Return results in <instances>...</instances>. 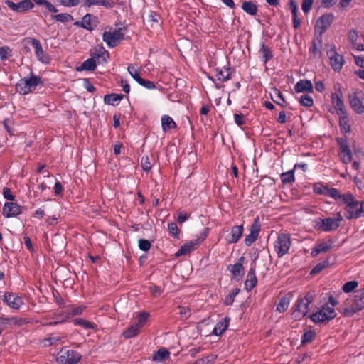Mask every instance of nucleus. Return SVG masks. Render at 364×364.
I'll list each match as a JSON object with an SVG mask.
<instances>
[{"mask_svg": "<svg viewBox=\"0 0 364 364\" xmlns=\"http://www.w3.org/2000/svg\"><path fill=\"white\" fill-rule=\"evenodd\" d=\"M338 200L341 204L346 205L345 210L347 213L346 215L347 219L351 220L364 217V201L355 200L351 193L341 194Z\"/></svg>", "mask_w": 364, "mask_h": 364, "instance_id": "nucleus-1", "label": "nucleus"}, {"mask_svg": "<svg viewBox=\"0 0 364 364\" xmlns=\"http://www.w3.org/2000/svg\"><path fill=\"white\" fill-rule=\"evenodd\" d=\"M364 309V289H360L348 298L339 311L346 317H350Z\"/></svg>", "mask_w": 364, "mask_h": 364, "instance_id": "nucleus-2", "label": "nucleus"}, {"mask_svg": "<svg viewBox=\"0 0 364 364\" xmlns=\"http://www.w3.org/2000/svg\"><path fill=\"white\" fill-rule=\"evenodd\" d=\"M314 295L306 293L304 297H299L293 308L291 313L292 318L295 321H300L304 318L308 311L309 306L313 302Z\"/></svg>", "mask_w": 364, "mask_h": 364, "instance_id": "nucleus-3", "label": "nucleus"}, {"mask_svg": "<svg viewBox=\"0 0 364 364\" xmlns=\"http://www.w3.org/2000/svg\"><path fill=\"white\" fill-rule=\"evenodd\" d=\"M42 83L41 77L31 73L29 77H24L20 80L16 85V89L18 92L24 95L32 92L38 85Z\"/></svg>", "mask_w": 364, "mask_h": 364, "instance_id": "nucleus-4", "label": "nucleus"}, {"mask_svg": "<svg viewBox=\"0 0 364 364\" xmlns=\"http://www.w3.org/2000/svg\"><path fill=\"white\" fill-rule=\"evenodd\" d=\"M343 218L340 212L336 214V218H319L316 221L315 228L323 232H333L341 225Z\"/></svg>", "mask_w": 364, "mask_h": 364, "instance_id": "nucleus-5", "label": "nucleus"}, {"mask_svg": "<svg viewBox=\"0 0 364 364\" xmlns=\"http://www.w3.org/2000/svg\"><path fill=\"white\" fill-rule=\"evenodd\" d=\"M336 316V313L334 309L326 304L319 311L311 314L310 318L315 324L321 325L328 323Z\"/></svg>", "mask_w": 364, "mask_h": 364, "instance_id": "nucleus-6", "label": "nucleus"}, {"mask_svg": "<svg viewBox=\"0 0 364 364\" xmlns=\"http://www.w3.org/2000/svg\"><path fill=\"white\" fill-rule=\"evenodd\" d=\"M291 246V237L289 233H279L274 242V250L279 258L289 253Z\"/></svg>", "mask_w": 364, "mask_h": 364, "instance_id": "nucleus-7", "label": "nucleus"}, {"mask_svg": "<svg viewBox=\"0 0 364 364\" xmlns=\"http://www.w3.org/2000/svg\"><path fill=\"white\" fill-rule=\"evenodd\" d=\"M81 355L77 351L63 348L58 353L56 360L61 364H76L81 360Z\"/></svg>", "mask_w": 364, "mask_h": 364, "instance_id": "nucleus-8", "label": "nucleus"}, {"mask_svg": "<svg viewBox=\"0 0 364 364\" xmlns=\"http://www.w3.org/2000/svg\"><path fill=\"white\" fill-rule=\"evenodd\" d=\"M208 233V228H205L203 232H201L196 239L190 241L182 245L180 249L176 253V255L179 257L184 255H187L192 251L195 250L200 244L206 238Z\"/></svg>", "mask_w": 364, "mask_h": 364, "instance_id": "nucleus-9", "label": "nucleus"}, {"mask_svg": "<svg viewBox=\"0 0 364 364\" xmlns=\"http://www.w3.org/2000/svg\"><path fill=\"white\" fill-rule=\"evenodd\" d=\"M124 38V33L122 29L120 28L113 32L105 31L102 35L103 41L107 43V46L110 48L116 47L119 44L120 41Z\"/></svg>", "mask_w": 364, "mask_h": 364, "instance_id": "nucleus-10", "label": "nucleus"}, {"mask_svg": "<svg viewBox=\"0 0 364 364\" xmlns=\"http://www.w3.org/2000/svg\"><path fill=\"white\" fill-rule=\"evenodd\" d=\"M348 100L353 111L358 114L364 113V94L361 91L349 94Z\"/></svg>", "mask_w": 364, "mask_h": 364, "instance_id": "nucleus-11", "label": "nucleus"}, {"mask_svg": "<svg viewBox=\"0 0 364 364\" xmlns=\"http://www.w3.org/2000/svg\"><path fill=\"white\" fill-rule=\"evenodd\" d=\"M337 144L339 147V156L341 161L346 164H349L352 160V153L348 146L346 137H341L336 139Z\"/></svg>", "mask_w": 364, "mask_h": 364, "instance_id": "nucleus-12", "label": "nucleus"}, {"mask_svg": "<svg viewBox=\"0 0 364 364\" xmlns=\"http://www.w3.org/2000/svg\"><path fill=\"white\" fill-rule=\"evenodd\" d=\"M334 20V16L333 14H325L320 16L316 23L315 30L318 34H323L326 30L331 26Z\"/></svg>", "mask_w": 364, "mask_h": 364, "instance_id": "nucleus-13", "label": "nucleus"}, {"mask_svg": "<svg viewBox=\"0 0 364 364\" xmlns=\"http://www.w3.org/2000/svg\"><path fill=\"white\" fill-rule=\"evenodd\" d=\"M327 55L329 58L332 69L336 72H339L345 61L343 56L337 53L335 46L327 51Z\"/></svg>", "mask_w": 364, "mask_h": 364, "instance_id": "nucleus-14", "label": "nucleus"}, {"mask_svg": "<svg viewBox=\"0 0 364 364\" xmlns=\"http://www.w3.org/2000/svg\"><path fill=\"white\" fill-rule=\"evenodd\" d=\"M313 191L318 195L328 196L336 200H338L341 193L335 188H328L321 183H316L313 185Z\"/></svg>", "mask_w": 364, "mask_h": 364, "instance_id": "nucleus-15", "label": "nucleus"}, {"mask_svg": "<svg viewBox=\"0 0 364 364\" xmlns=\"http://www.w3.org/2000/svg\"><path fill=\"white\" fill-rule=\"evenodd\" d=\"M5 3L10 9L18 13H24L34 7L33 0H22L18 3H14L11 0H6Z\"/></svg>", "mask_w": 364, "mask_h": 364, "instance_id": "nucleus-16", "label": "nucleus"}, {"mask_svg": "<svg viewBox=\"0 0 364 364\" xmlns=\"http://www.w3.org/2000/svg\"><path fill=\"white\" fill-rule=\"evenodd\" d=\"M99 19L96 16L87 14L82 18V21H75L74 25L92 31L99 24Z\"/></svg>", "mask_w": 364, "mask_h": 364, "instance_id": "nucleus-17", "label": "nucleus"}, {"mask_svg": "<svg viewBox=\"0 0 364 364\" xmlns=\"http://www.w3.org/2000/svg\"><path fill=\"white\" fill-rule=\"evenodd\" d=\"M28 43L31 44V46L35 49V53L36 58L39 61L43 63L48 64L50 62V58L48 55H47L43 49V47L39 41V40L36 38H27Z\"/></svg>", "mask_w": 364, "mask_h": 364, "instance_id": "nucleus-18", "label": "nucleus"}, {"mask_svg": "<svg viewBox=\"0 0 364 364\" xmlns=\"http://www.w3.org/2000/svg\"><path fill=\"white\" fill-rule=\"evenodd\" d=\"M84 308L82 306L79 307H74L70 306V308L68 309V312L63 313L60 312L59 314H55V317L58 316H63V318L60 321H56L53 322H49L44 324V326H56L59 323H62L67 321L71 316H76L80 315L83 312Z\"/></svg>", "mask_w": 364, "mask_h": 364, "instance_id": "nucleus-19", "label": "nucleus"}, {"mask_svg": "<svg viewBox=\"0 0 364 364\" xmlns=\"http://www.w3.org/2000/svg\"><path fill=\"white\" fill-rule=\"evenodd\" d=\"M2 301L14 309H18L23 304L22 298L12 292H6Z\"/></svg>", "mask_w": 364, "mask_h": 364, "instance_id": "nucleus-20", "label": "nucleus"}, {"mask_svg": "<svg viewBox=\"0 0 364 364\" xmlns=\"http://www.w3.org/2000/svg\"><path fill=\"white\" fill-rule=\"evenodd\" d=\"M260 223L258 218L254 220L250 226V233L245 236L244 242L247 246H250L258 237L260 231Z\"/></svg>", "mask_w": 364, "mask_h": 364, "instance_id": "nucleus-21", "label": "nucleus"}, {"mask_svg": "<svg viewBox=\"0 0 364 364\" xmlns=\"http://www.w3.org/2000/svg\"><path fill=\"white\" fill-rule=\"evenodd\" d=\"M21 213V206L16 203L6 202L3 208V215L6 218L15 217Z\"/></svg>", "mask_w": 364, "mask_h": 364, "instance_id": "nucleus-22", "label": "nucleus"}, {"mask_svg": "<svg viewBox=\"0 0 364 364\" xmlns=\"http://www.w3.org/2000/svg\"><path fill=\"white\" fill-rule=\"evenodd\" d=\"M243 230L242 225L232 227L230 233L226 238L227 242L229 244L237 242L242 235Z\"/></svg>", "mask_w": 364, "mask_h": 364, "instance_id": "nucleus-23", "label": "nucleus"}, {"mask_svg": "<svg viewBox=\"0 0 364 364\" xmlns=\"http://www.w3.org/2000/svg\"><path fill=\"white\" fill-rule=\"evenodd\" d=\"M333 241L329 239L328 241H323L315 246L311 252V255L313 257H316L318 254L321 252H326L329 251L333 247Z\"/></svg>", "mask_w": 364, "mask_h": 364, "instance_id": "nucleus-24", "label": "nucleus"}, {"mask_svg": "<svg viewBox=\"0 0 364 364\" xmlns=\"http://www.w3.org/2000/svg\"><path fill=\"white\" fill-rule=\"evenodd\" d=\"M257 283V279L255 274V264H252L245 282V289L247 291H250L255 287Z\"/></svg>", "mask_w": 364, "mask_h": 364, "instance_id": "nucleus-25", "label": "nucleus"}, {"mask_svg": "<svg viewBox=\"0 0 364 364\" xmlns=\"http://www.w3.org/2000/svg\"><path fill=\"white\" fill-rule=\"evenodd\" d=\"M92 58L98 62V63H104L107 62L109 58V52L103 47L95 48L94 51L90 53Z\"/></svg>", "mask_w": 364, "mask_h": 364, "instance_id": "nucleus-26", "label": "nucleus"}, {"mask_svg": "<svg viewBox=\"0 0 364 364\" xmlns=\"http://www.w3.org/2000/svg\"><path fill=\"white\" fill-rule=\"evenodd\" d=\"M331 98L338 115H343L347 113L343 101V97L338 96L337 94H331Z\"/></svg>", "mask_w": 364, "mask_h": 364, "instance_id": "nucleus-27", "label": "nucleus"}, {"mask_svg": "<svg viewBox=\"0 0 364 364\" xmlns=\"http://www.w3.org/2000/svg\"><path fill=\"white\" fill-rule=\"evenodd\" d=\"M244 262L245 257H240L235 264L228 266V270L235 277H242L244 275Z\"/></svg>", "mask_w": 364, "mask_h": 364, "instance_id": "nucleus-28", "label": "nucleus"}, {"mask_svg": "<svg viewBox=\"0 0 364 364\" xmlns=\"http://www.w3.org/2000/svg\"><path fill=\"white\" fill-rule=\"evenodd\" d=\"M292 297H293V294L291 292H289V293L285 294L284 296H283L279 299V303L277 304L275 311H277L281 314L285 312L291 303Z\"/></svg>", "mask_w": 364, "mask_h": 364, "instance_id": "nucleus-29", "label": "nucleus"}, {"mask_svg": "<svg viewBox=\"0 0 364 364\" xmlns=\"http://www.w3.org/2000/svg\"><path fill=\"white\" fill-rule=\"evenodd\" d=\"M294 90L297 93L300 92H313L314 86L309 80H301L296 82L294 86Z\"/></svg>", "mask_w": 364, "mask_h": 364, "instance_id": "nucleus-30", "label": "nucleus"}, {"mask_svg": "<svg viewBox=\"0 0 364 364\" xmlns=\"http://www.w3.org/2000/svg\"><path fill=\"white\" fill-rule=\"evenodd\" d=\"M323 37L321 34H316L312 41L311 46L309 49V52L314 56H318L321 55V49L322 48Z\"/></svg>", "mask_w": 364, "mask_h": 364, "instance_id": "nucleus-31", "label": "nucleus"}, {"mask_svg": "<svg viewBox=\"0 0 364 364\" xmlns=\"http://www.w3.org/2000/svg\"><path fill=\"white\" fill-rule=\"evenodd\" d=\"M83 5L85 7L102 6L106 9H112L114 4L112 0H83Z\"/></svg>", "mask_w": 364, "mask_h": 364, "instance_id": "nucleus-32", "label": "nucleus"}, {"mask_svg": "<svg viewBox=\"0 0 364 364\" xmlns=\"http://www.w3.org/2000/svg\"><path fill=\"white\" fill-rule=\"evenodd\" d=\"M230 322V318L225 317L221 319L220 321L217 323L215 325L213 333L216 336L222 335L228 328Z\"/></svg>", "mask_w": 364, "mask_h": 364, "instance_id": "nucleus-33", "label": "nucleus"}, {"mask_svg": "<svg viewBox=\"0 0 364 364\" xmlns=\"http://www.w3.org/2000/svg\"><path fill=\"white\" fill-rule=\"evenodd\" d=\"M348 40L351 43L352 46L356 48L358 50L363 51L364 50V44L363 43H358L357 41L358 40V32L354 30L351 29L348 32Z\"/></svg>", "mask_w": 364, "mask_h": 364, "instance_id": "nucleus-34", "label": "nucleus"}, {"mask_svg": "<svg viewBox=\"0 0 364 364\" xmlns=\"http://www.w3.org/2000/svg\"><path fill=\"white\" fill-rule=\"evenodd\" d=\"M259 57L261 60L266 64L269 60L273 58V54L270 48L267 46L264 43H262L261 48L259 50Z\"/></svg>", "mask_w": 364, "mask_h": 364, "instance_id": "nucleus-35", "label": "nucleus"}, {"mask_svg": "<svg viewBox=\"0 0 364 364\" xmlns=\"http://www.w3.org/2000/svg\"><path fill=\"white\" fill-rule=\"evenodd\" d=\"M339 117V127L341 131L343 133H350L351 132V127L349 124V119L348 117V114H345L343 115H338Z\"/></svg>", "mask_w": 364, "mask_h": 364, "instance_id": "nucleus-36", "label": "nucleus"}, {"mask_svg": "<svg viewBox=\"0 0 364 364\" xmlns=\"http://www.w3.org/2000/svg\"><path fill=\"white\" fill-rule=\"evenodd\" d=\"M170 357V352L164 348H161L159 349L154 355H153V360L156 362H162L168 359Z\"/></svg>", "mask_w": 364, "mask_h": 364, "instance_id": "nucleus-37", "label": "nucleus"}, {"mask_svg": "<svg viewBox=\"0 0 364 364\" xmlns=\"http://www.w3.org/2000/svg\"><path fill=\"white\" fill-rule=\"evenodd\" d=\"M161 126L163 131L166 132L168 129L176 128V124L171 117L164 115L161 117Z\"/></svg>", "mask_w": 364, "mask_h": 364, "instance_id": "nucleus-38", "label": "nucleus"}, {"mask_svg": "<svg viewBox=\"0 0 364 364\" xmlns=\"http://www.w3.org/2000/svg\"><path fill=\"white\" fill-rule=\"evenodd\" d=\"M242 10L247 14L254 16L257 13V6L252 1H244L242 4Z\"/></svg>", "mask_w": 364, "mask_h": 364, "instance_id": "nucleus-39", "label": "nucleus"}, {"mask_svg": "<svg viewBox=\"0 0 364 364\" xmlns=\"http://www.w3.org/2000/svg\"><path fill=\"white\" fill-rule=\"evenodd\" d=\"M140 331L141 328L134 323L127 328V329L123 333V336L124 338H131L137 336L140 333Z\"/></svg>", "mask_w": 364, "mask_h": 364, "instance_id": "nucleus-40", "label": "nucleus"}, {"mask_svg": "<svg viewBox=\"0 0 364 364\" xmlns=\"http://www.w3.org/2000/svg\"><path fill=\"white\" fill-rule=\"evenodd\" d=\"M64 336H50L44 338L42 341V343L45 346H56L62 342V339L65 338Z\"/></svg>", "mask_w": 364, "mask_h": 364, "instance_id": "nucleus-41", "label": "nucleus"}, {"mask_svg": "<svg viewBox=\"0 0 364 364\" xmlns=\"http://www.w3.org/2000/svg\"><path fill=\"white\" fill-rule=\"evenodd\" d=\"M124 97L123 95L121 94H109L104 97V102L106 104L114 105L115 102H118Z\"/></svg>", "mask_w": 364, "mask_h": 364, "instance_id": "nucleus-42", "label": "nucleus"}, {"mask_svg": "<svg viewBox=\"0 0 364 364\" xmlns=\"http://www.w3.org/2000/svg\"><path fill=\"white\" fill-rule=\"evenodd\" d=\"M282 182L284 184H290L294 182L295 177H294V170H289L287 172L282 173L280 176Z\"/></svg>", "mask_w": 364, "mask_h": 364, "instance_id": "nucleus-43", "label": "nucleus"}, {"mask_svg": "<svg viewBox=\"0 0 364 364\" xmlns=\"http://www.w3.org/2000/svg\"><path fill=\"white\" fill-rule=\"evenodd\" d=\"M96 68L95 60L91 58L84 61L81 66L78 68V70H94Z\"/></svg>", "mask_w": 364, "mask_h": 364, "instance_id": "nucleus-44", "label": "nucleus"}, {"mask_svg": "<svg viewBox=\"0 0 364 364\" xmlns=\"http://www.w3.org/2000/svg\"><path fill=\"white\" fill-rule=\"evenodd\" d=\"M51 18L56 21L62 23H68L73 20V16L67 13L52 15Z\"/></svg>", "mask_w": 364, "mask_h": 364, "instance_id": "nucleus-45", "label": "nucleus"}, {"mask_svg": "<svg viewBox=\"0 0 364 364\" xmlns=\"http://www.w3.org/2000/svg\"><path fill=\"white\" fill-rule=\"evenodd\" d=\"M149 316V313L146 311L139 312L137 315L138 321L136 323V326L141 329L146 323Z\"/></svg>", "mask_w": 364, "mask_h": 364, "instance_id": "nucleus-46", "label": "nucleus"}, {"mask_svg": "<svg viewBox=\"0 0 364 364\" xmlns=\"http://www.w3.org/2000/svg\"><path fill=\"white\" fill-rule=\"evenodd\" d=\"M217 80L220 82H226L230 79V72L229 69H225L224 70H217L216 73Z\"/></svg>", "mask_w": 364, "mask_h": 364, "instance_id": "nucleus-47", "label": "nucleus"}, {"mask_svg": "<svg viewBox=\"0 0 364 364\" xmlns=\"http://www.w3.org/2000/svg\"><path fill=\"white\" fill-rule=\"evenodd\" d=\"M74 324L76 326H80L85 329H93L95 328V324L81 318H77L74 320Z\"/></svg>", "mask_w": 364, "mask_h": 364, "instance_id": "nucleus-48", "label": "nucleus"}, {"mask_svg": "<svg viewBox=\"0 0 364 364\" xmlns=\"http://www.w3.org/2000/svg\"><path fill=\"white\" fill-rule=\"evenodd\" d=\"M316 337V333L314 331L309 330L305 331L301 337L302 344L310 343Z\"/></svg>", "mask_w": 364, "mask_h": 364, "instance_id": "nucleus-49", "label": "nucleus"}, {"mask_svg": "<svg viewBox=\"0 0 364 364\" xmlns=\"http://www.w3.org/2000/svg\"><path fill=\"white\" fill-rule=\"evenodd\" d=\"M33 1L35 4H36L38 5L45 6L48 9V10L50 12H53V13L58 12V9H56V7L47 0H33Z\"/></svg>", "mask_w": 364, "mask_h": 364, "instance_id": "nucleus-50", "label": "nucleus"}, {"mask_svg": "<svg viewBox=\"0 0 364 364\" xmlns=\"http://www.w3.org/2000/svg\"><path fill=\"white\" fill-rule=\"evenodd\" d=\"M329 264L328 260H323L318 264H317L311 271V274H316L321 272L323 269L326 268Z\"/></svg>", "mask_w": 364, "mask_h": 364, "instance_id": "nucleus-51", "label": "nucleus"}, {"mask_svg": "<svg viewBox=\"0 0 364 364\" xmlns=\"http://www.w3.org/2000/svg\"><path fill=\"white\" fill-rule=\"evenodd\" d=\"M9 319V325H15V326H23L28 323L27 318H18V317H11L8 318Z\"/></svg>", "mask_w": 364, "mask_h": 364, "instance_id": "nucleus-52", "label": "nucleus"}, {"mask_svg": "<svg viewBox=\"0 0 364 364\" xmlns=\"http://www.w3.org/2000/svg\"><path fill=\"white\" fill-rule=\"evenodd\" d=\"M358 285V283L357 281H350V282H346L343 287H342V289L343 291L345 292V293H350L351 291H353Z\"/></svg>", "mask_w": 364, "mask_h": 364, "instance_id": "nucleus-53", "label": "nucleus"}, {"mask_svg": "<svg viewBox=\"0 0 364 364\" xmlns=\"http://www.w3.org/2000/svg\"><path fill=\"white\" fill-rule=\"evenodd\" d=\"M11 55L12 50L9 46L0 47V58L1 60H4Z\"/></svg>", "mask_w": 364, "mask_h": 364, "instance_id": "nucleus-54", "label": "nucleus"}, {"mask_svg": "<svg viewBox=\"0 0 364 364\" xmlns=\"http://www.w3.org/2000/svg\"><path fill=\"white\" fill-rule=\"evenodd\" d=\"M299 102L303 106L310 107L313 105L314 100L311 96L308 95H304L301 97Z\"/></svg>", "mask_w": 364, "mask_h": 364, "instance_id": "nucleus-55", "label": "nucleus"}, {"mask_svg": "<svg viewBox=\"0 0 364 364\" xmlns=\"http://www.w3.org/2000/svg\"><path fill=\"white\" fill-rule=\"evenodd\" d=\"M161 18L160 15L155 11H151L148 15V22L151 23V26H153L154 23H158Z\"/></svg>", "mask_w": 364, "mask_h": 364, "instance_id": "nucleus-56", "label": "nucleus"}, {"mask_svg": "<svg viewBox=\"0 0 364 364\" xmlns=\"http://www.w3.org/2000/svg\"><path fill=\"white\" fill-rule=\"evenodd\" d=\"M141 167L144 171L149 172L151 168V163L148 156H144L141 158Z\"/></svg>", "mask_w": 364, "mask_h": 364, "instance_id": "nucleus-57", "label": "nucleus"}, {"mask_svg": "<svg viewBox=\"0 0 364 364\" xmlns=\"http://www.w3.org/2000/svg\"><path fill=\"white\" fill-rule=\"evenodd\" d=\"M139 247L141 250L148 251L151 248V242L145 239L139 240Z\"/></svg>", "mask_w": 364, "mask_h": 364, "instance_id": "nucleus-58", "label": "nucleus"}, {"mask_svg": "<svg viewBox=\"0 0 364 364\" xmlns=\"http://www.w3.org/2000/svg\"><path fill=\"white\" fill-rule=\"evenodd\" d=\"M128 71L132 77L138 82L139 80L141 78L139 76V73L133 65H129L128 67Z\"/></svg>", "mask_w": 364, "mask_h": 364, "instance_id": "nucleus-59", "label": "nucleus"}, {"mask_svg": "<svg viewBox=\"0 0 364 364\" xmlns=\"http://www.w3.org/2000/svg\"><path fill=\"white\" fill-rule=\"evenodd\" d=\"M168 230L171 235L175 237H178V228L175 223H171L168 225Z\"/></svg>", "mask_w": 364, "mask_h": 364, "instance_id": "nucleus-60", "label": "nucleus"}, {"mask_svg": "<svg viewBox=\"0 0 364 364\" xmlns=\"http://www.w3.org/2000/svg\"><path fill=\"white\" fill-rule=\"evenodd\" d=\"M314 0H303L302 10L305 14H308L313 5Z\"/></svg>", "mask_w": 364, "mask_h": 364, "instance_id": "nucleus-61", "label": "nucleus"}, {"mask_svg": "<svg viewBox=\"0 0 364 364\" xmlns=\"http://www.w3.org/2000/svg\"><path fill=\"white\" fill-rule=\"evenodd\" d=\"M139 84L144 86V87L147 89H154L155 87V84L152 81L146 80L143 78H141L139 80V82H138Z\"/></svg>", "mask_w": 364, "mask_h": 364, "instance_id": "nucleus-62", "label": "nucleus"}, {"mask_svg": "<svg viewBox=\"0 0 364 364\" xmlns=\"http://www.w3.org/2000/svg\"><path fill=\"white\" fill-rule=\"evenodd\" d=\"M239 289H235L231 294H230L225 299V304H232L234 301L235 296L237 294Z\"/></svg>", "mask_w": 364, "mask_h": 364, "instance_id": "nucleus-63", "label": "nucleus"}, {"mask_svg": "<svg viewBox=\"0 0 364 364\" xmlns=\"http://www.w3.org/2000/svg\"><path fill=\"white\" fill-rule=\"evenodd\" d=\"M289 8L291 9V11L292 13L293 16H298V7L296 2L294 0H289Z\"/></svg>", "mask_w": 364, "mask_h": 364, "instance_id": "nucleus-64", "label": "nucleus"}]
</instances>
